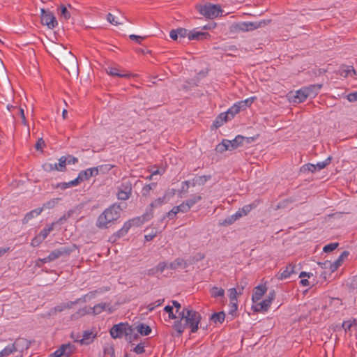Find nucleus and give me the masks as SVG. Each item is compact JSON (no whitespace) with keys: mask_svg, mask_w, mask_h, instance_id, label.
I'll return each instance as SVG.
<instances>
[{"mask_svg":"<svg viewBox=\"0 0 357 357\" xmlns=\"http://www.w3.org/2000/svg\"><path fill=\"white\" fill-rule=\"evenodd\" d=\"M238 293L236 288H231L229 289V297L230 300V303H233L237 301V296Z\"/></svg>","mask_w":357,"mask_h":357,"instance_id":"8fccbe9b","label":"nucleus"},{"mask_svg":"<svg viewBox=\"0 0 357 357\" xmlns=\"http://www.w3.org/2000/svg\"><path fill=\"white\" fill-rule=\"evenodd\" d=\"M43 211V208H38L36 209H33L30 212L27 213L24 218L22 219V223L26 224L29 220H31L33 218L40 215L42 211Z\"/></svg>","mask_w":357,"mask_h":357,"instance_id":"5701e85b","label":"nucleus"},{"mask_svg":"<svg viewBox=\"0 0 357 357\" xmlns=\"http://www.w3.org/2000/svg\"><path fill=\"white\" fill-rule=\"evenodd\" d=\"M301 172L302 173H308V172H316V167L313 164L308 163L303 165L300 169Z\"/></svg>","mask_w":357,"mask_h":357,"instance_id":"37998d69","label":"nucleus"},{"mask_svg":"<svg viewBox=\"0 0 357 357\" xmlns=\"http://www.w3.org/2000/svg\"><path fill=\"white\" fill-rule=\"evenodd\" d=\"M211 294L213 298L224 297L225 290L221 287H213L211 289Z\"/></svg>","mask_w":357,"mask_h":357,"instance_id":"72a5a7b5","label":"nucleus"},{"mask_svg":"<svg viewBox=\"0 0 357 357\" xmlns=\"http://www.w3.org/2000/svg\"><path fill=\"white\" fill-rule=\"evenodd\" d=\"M267 291L266 285H258L254 288V291L252 296V301L253 303H257L264 296Z\"/></svg>","mask_w":357,"mask_h":357,"instance_id":"2eb2a0df","label":"nucleus"},{"mask_svg":"<svg viewBox=\"0 0 357 357\" xmlns=\"http://www.w3.org/2000/svg\"><path fill=\"white\" fill-rule=\"evenodd\" d=\"M202 197L200 195H193L191 198L187 199L185 202L191 208L196 203L199 202Z\"/></svg>","mask_w":357,"mask_h":357,"instance_id":"09e8293b","label":"nucleus"},{"mask_svg":"<svg viewBox=\"0 0 357 357\" xmlns=\"http://www.w3.org/2000/svg\"><path fill=\"white\" fill-rule=\"evenodd\" d=\"M122 211L119 204H113V221L117 220L120 217V212Z\"/></svg>","mask_w":357,"mask_h":357,"instance_id":"603ef678","label":"nucleus"},{"mask_svg":"<svg viewBox=\"0 0 357 357\" xmlns=\"http://www.w3.org/2000/svg\"><path fill=\"white\" fill-rule=\"evenodd\" d=\"M275 298V290H271L269 291L267 298L262 301L261 302L257 303L255 306H253L252 308L255 312H266L268 310L272 302L274 301Z\"/></svg>","mask_w":357,"mask_h":357,"instance_id":"6e6552de","label":"nucleus"},{"mask_svg":"<svg viewBox=\"0 0 357 357\" xmlns=\"http://www.w3.org/2000/svg\"><path fill=\"white\" fill-rule=\"evenodd\" d=\"M135 331L140 333L142 335H149L151 333V328L149 326L144 324H139L135 327Z\"/></svg>","mask_w":357,"mask_h":357,"instance_id":"393cba45","label":"nucleus"},{"mask_svg":"<svg viewBox=\"0 0 357 357\" xmlns=\"http://www.w3.org/2000/svg\"><path fill=\"white\" fill-rule=\"evenodd\" d=\"M237 310H238L237 301L230 303V309H229V314L234 315V313L236 312Z\"/></svg>","mask_w":357,"mask_h":357,"instance_id":"0e129e2a","label":"nucleus"},{"mask_svg":"<svg viewBox=\"0 0 357 357\" xmlns=\"http://www.w3.org/2000/svg\"><path fill=\"white\" fill-rule=\"evenodd\" d=\"M321 88V84H313L309 86L303 87L307 97L310 98H314L318 94Z\"/></svg>","mask_w":357,"mask_h":357,"instance_id":"a211bd4d","label":"nucleus"},{"mask_svg":"<svg viewBox=\"0 0 357 357\" xmlns=\"http://www.w3.org/2000/svg\"><path fill=\"white\" fill-rule=\"evenodd\" d=\"M132 192V183L128 178H123L121 185L119 187L117 197L121 200H127Z\"/></svg>","mask_w":357,"mask_h":357,"instance_id":"0eeeda50","label":"nucleus"},{"mask_svg":"<svg viewBox=\"0 0 357 357\" xmlns=\"http://www.w3.org/2000/svg\"><path fill=\"white\" fill-rule=\"evenodd\" d=\"M260 203L259 199H256L253 202L250 204H247L243 206L242 208H239L240 212L242 213L243 216L247 215L252 209L257 208Z\"/></svg>","mask_w":357,"mask_h":357,"instance_id":"412c9836","label":"nucleus"},{"mask_svg":"<svg viewBox=\"0 0 357 357\" xmlns=\"http://www.w3.org/2000/svg\"><path fill=\"white\" fill-rule=\"evenodd\" d=\"M43 241L44 240L38 234L31 240V245L33 247H38L42 243Z\"/></svg>","mask_w":357,"mask_h":357,"instance_id":"4d7b16f0","label":"nucleus"},{"mask_svg":"<svg viewBox=\"0 0 357 357\" xmlns=\"http://www.w3.org/2000/svg\"><path fill=\"white\" fill-rule=\"evenodd\" d=\"M125 336L126 340L132 342L139 337L135 333V328L133 326H130L128 323H119L113 325V339Z\"/></svg>","mask_w":357,"mask_h":357,"instance_id":"f03ea898","label":"nucleus"},{"mask_svg":"<svg viewBox=\"0 0 357 357\" xmlns=\"http://www.w3.org/2000/svg\"><path fill=\"white\" fill-rule=\"evenodd\" d=\"M347 99L350 102L357 101V91L351 93L347 96Z\"/></svg>","mask_w":357,"mask_h":357,"instance_id":"774afa93","label":"nucleus"},{"mask_svg":"<svg viewBox=\"0 0 357 357\" xmlns=\"http://www.w3.org/2000/svg\"><path fill=\"white\" fill-rule=\"evenodd\" d=\"M79 184V183L78 179L76 178L75 179L70 181L69 182L59 183H57V185H56L55 188L65 190V189L70 188V187L77 186Z\"/></svg>","mask_w":357,"mask_h":357,"instance_id":"cd10ccee","label":"nucleus"},{"mask_svg":"<svg viewBox=\"0 0 357 357\" xmlns=\"http://www.w3.org/2000/svg\"><path fill=\"white\" fill-rule=\"evenodd\" d=\"M307 96L306 94V92L304 91L303 87L301 89L298 90L296 93V96H294V102H304L307 98Z\"/></svg>","mask_w":357,"mask_h":357,"instance_id":"7c9ffc66","label":"nucleus"},{"mask_svg":"<svg viewBox=\"0 0 357 357\" xmlns=\"http://www.w3.org/2000/svg\"><path fill=\"white\" fill-rule=\"evenodd\" d=\"M331 160L332 158L329 156L324 161L319 162H317L316 165H314V166L316 167V171L321 170L325 168L331 162Z\"/></svg>","mask_w":357,"mask_h":357,"instance_id":"79ce46f5","label":"nucleus"},{"mask_svg":"<svg viewBox=\"0 0 357 357\" xmlns=\"http://www.w3.org/2000/svg\"><path fill=\"white\" fill-rule=\"evenodd\" d=\"M60 199H61V198L52 199L49 200L48 202L44 203L42 208H43V210L45 208H47V209L53 208L57 205V204Z\"/></svg>","mask_w":357,"mask_h":357,"instance_id":"58836bf2","label":"nucleus"},{"mask_svg":"<svg viewBox=\"0 0 357 357\" xmlns=\"http://www.w3.org/2000/svg\"><path fill=\"white\" fill-rule=\"evenodd\" d=\"M350 289L355 290L357 289V275L354 276L349 284Z\"/></svg>","mask_w":357,"mask_h":357,"instance_id":"338daca9","label":"nucleus"},{"mask_svg":"<svg viewBox=\"0 0 357 357\" xmlns=\"http://www.w3.org/2000/svg\"><path fill=\"white\" fill-rule=\"evenodd\" d=\"M63 65L69 74L78 75V63L76 57L71 52H66V55L62 58Z\"/></svg>","mask_w":357,"mask_h":357,"instance_id":"39448f33","label":"nucleus"},{"mask_svg":"<svg viewBox=\"0 0 357 357\" xmlns=\"http://www.w3.org/2000/svg\"><path fill=\"white\" fill-rule=\"evenodd\" d=\"M87 314H92L91 312V307H84L83 308L79 309L75 314L74 317H79L84 316Z\"/></svg>","mask_w":357,"mask_h":357,"instance_id":"c03bdc74","label":"nucleus"},{"mask_svg":"<svg viewBox=\"0 0 357 357\" xmlns=\"http://www.w3.org/2000/svg\"><path fill=\"white\" fill-rule=\"evenodd\" d=\"M166 195H164L162 197H159L155 199L150 204V213L153 214V208L161 206L163 204L166 203Z\"/></svg>","mask_w":357,"mask_h":357,"instance_id":"2f4dec72","label":"nucleus"},{"mask_svg":"<svg viewBox=\"0 0 357 357\" xmlns=\"http://www.w3.org/2000/svg\"><path fill=\"white\" fill-rule=\"evenodd\" d=\"M190 209V206L187 204L186 202H182L180 205L175 206V210L178 211V213H186L189 211Z\"/></svg>","mask_w":357,"mask_h":357,"instance_id":"de8ad7c7","label":"nucleus"},{"mask_svg":"<svg viewBox=\"0 0 357 357\" xmlns=\"http://www.w3.org/2000/svg\"><path fill=\"white\" fill-rule=\"evenodd\" d=\"M183 322L181 321H176L174 323L173 328L177 332V336L182 335L186 328H190L191 333H196L199 328V324L201 321V314L192 310L190 309L185 312V316Z\"/></svg>","mask_w":357,"mask_h":357,"instance_id":"f257e3e1","label":"nucleus"},{"mask_svg":"<svg viewBox=\"0 0 357 357\" xmlns=\"http://www.w3.org/2000/svg\"><path fill=\"white\" fill-rule=\"evenodd\" d=\"M152 217V213H146L143 215L142 217H137L126 222L123 227L120 229L116 233L113 234V237H114V240H113V241H115L117 238L125 236L132 226L139 227L142 225L145 221L150 220Z\"/></svg>","mask_w":357,"mask_h":357,"instance_id":"7ed1b4c3","label":"nucleus"},{"mask_svg":"<svg viewBox=\"0 0 357 357\" xmlns=\"http://www.w3.org/2000/svg\"><path fill=\"white\" fill-rule=\"evenodd\" d=\"M236 220H235L233 215L227 216L225 220L220 222V225L227 227L232 225Z\"/></svg>","mask_w":357,"mask_h":357,"instance_id":"49530a36","label":"nucleus"},{"mask_svg":"<svg viewBox=\"0 0 357 357\" xmlns=\"http://www.w3.org/2000/svg\"><path fill=\"white\" fill-rule=\"evenodd\" d=\"M211 38V36L207 32L202 31H190L188 33V39L190 40H208Z\"/></svg>","mask_w":357,"mask_h":357,"instance_id":"dca6fc26","label":"nucleus"},{"mask_svg":"<svg viewBox=\"0 0 357 357\" xmlns=\"http://www.w3.org/2000/svg\"><path fill=\"white\" fill-rule=\"evenodd\" d=\"M61 16L63 17L65 20H68L70 17V13L67 10V8L63 5L61 6Z\"/></svg>","mask_w":357,"mask_h":357,"instance_id":"bf43d9fd","label":"nucleus"},{"mask_svg":"<svg viewBox=\"0 0 357 357\" xmlns=\"http://www.w3.org/2000/svg\"><path fill=\"white\" fill-rule=\"evenodd\" d=\"M157 185L156 183H151L150 184L145 185L142 190V195L143 197H148L150 195V192Z\"/></svg>","mask_w":357,"mask_h":357,"instance_id":"c9c22d12","label":"nucleus"},{"mask_svg":"<svg viewBox=\"0 0 357 357\" xmlns=\"http://www.w3.org/2000/svg\"><path fill=\"white\" fill-rule=\"evenodd\" d=\"M235 29L238 31H249L246 22L236 24L235 26Z\"/></svg>","mask_w":357,"mask_h":357,"instance_id":"13d9d810","label":"nucleus"},{"mask_svg":"<svg viewBox=\"0 0 357 357\" xmlns=\"http://www.w3.org/2000/svg\"><path fill=\"white\" fill-rule=\"evenodd\" d=\"M98 174V169L97 167L89 168L84 171H81L77 178L79 183L82 181L89 180L91 176H96Z\"/></svg>","mask_w":357,"mask_h":357,"instance_id":"4468645a","label":"nucleus"},{"mask_svg":"<svg viewBox=\"0 0 357 357\" xmlns=\"http://www.w3.org/2000/svg\"><path fill=\"white\" fill-rule=\"evenodd\" d=\"M225 319V314L223 311L213 313L211 315V319L215 323H222Z\"/></svg>","mask_w":357,"mask_h":357,"instance_id":"473e14b6","label":"nucleus"},{"mask_svg":"<svg viewBox=\"0 0 357 357\" xmlns=\"http://www.w3.org/2000/svg\"><path fill=\"white\" fill-rule=\"evenodd\" d=\"M229 117L225 112L220 113L214 121L213 127L218 128L229 119Z\"/></svg>","mask_w":357,"mask_h":357,"instance_id":"4be33fe9","label":"nucleus"},{"mask_svg":"<svg viewBox=\"0 0 357 357\" xmlns=\"http://www.w3.org/2000/svg\"><path fill=\"white\" fill-rule=\"evenodd\" d=\"M195 183L197 185H204L207 181L210 180L211 178V175H203V176H195Z\"/></svg>","mask_w":357,"mask_h":357,"instance_id":"f704fd0d","label":"nucleus"},{"mask_svg":"<svg viewBox=\"0 0 357 357\" xmlns=\"http://www.w3.org/2000/svg\"><path fill=\"white\" fill-rule=\"evenodd\" d=\"M293 202V200L291 199H284L281 202H280L275 206V210H278V209H280V208H286L287 207V206L289 205V204L290 203H292Z\"/></svg>","mask_w":357,"mask_h":357,"instance_id":"5fc2aeb1","label":"nucleus"},{"mask_svg":"<svg viewBox=\"0 0 357 357\" xmlns=\"http://www.w3.org/2000/svg\"><path fill=\"white\" fill-rule=\"evenodd\" d=\"M112 222V206L107 208L98 217L96 225L99 228H107Z\"/></svg>","mask_w":357,"mask_h":357,"instance_id":"9d476101","label":"nucleus"},{"mask_svg":"<svg viewBox=\"0 0 357 357\" xmlns=\"http://www.w3.org/2000/svg\"><path fill=\"white\" fill-rule=\"evenodd\" d=\"M109 288H99L98 289H96V290H93V291H89V293H87L86 294H85V298H88V301H90L91 300H92L93 298H96V296L98 295V294H102L105 291H109Z\"/></svg>","mask_w":357,"mask_h":357,"instance_id":"c756f323","label":"nucleus"},{"mask_svg":"<svg viewBox=\"0 0 357 357\" xmlns=\"http://www.w3.org/2000/svg\"><path fill=\"white\" fill-rule=\"evenodd\" d=\"M75 349L74 345L68 343L62 344L58 349L50 355V357H65L70 356Z\"/></svg>","mask_w":357,"mask_h":357,"instance_id":"f8f14e48","label":"nucleus"},{"mask_svg":"<svg viewBox=\"0 0 357 357\" xmlns=\"http://www.w3.org/2000/svg\"><path fill=\"white\" fill-rule=\"evenodd\" d=\"M45 146V143L42 138L38 139L37 142L35 144V148L36 150H42L43 148Z\"/></svg>","mask_w":357,"mask_h":357,"instance_id":"69168bd1","label":"nucleus"},{"mask_svg":"<svg viewBox=\"0 0 357 357\" xmlns=\"http://www.w3.org/2000/svg\"><path fill=\"white\" fill-rule=\"evenodd\" d=\"M56 222H52L51 225H50L47 228H44L39 234L38 235L45 240L49 234L54 230V227L56 225Z\"/></svg>","mask_w":357,"mask_h":357,"instance_id":"e433bc0d","label":"nucleus"},{"mask_svg":"<svg viewBox=\"0 0 357 357\" xmlns=\"http://www.w3.org/2000/svg\"><path fill=\"white\" fill-rule=\"evenodd\" d=\"M132 350L137 354H143L145 351L144 343L138 344L133 348Z\"/></svg>","mask_w":357,"mask_h":357,"instance_id":"680f3d73","label":"nucleus"},{"mask_svg":"<svg viewBox=\"0 0 357 357\" xmlns=\"http://www.w3.org/2000/svg\"><path fill=\"white\" fill-rule=\"evenodd\" d=\"M338 246V243H331L328 245H326L323 248V251L324 252H330L335 250Z\"/></svg>","mask_w":357,"mask_h":357,"instance_id":"864d4df0","label":"nucleus"},{"mask_svg":"<svg viewBox=\"0 0 357 357\" xmlns=\"http://www.w3.org/2000/svg\"><path fill=\"white\" fill-rule=\"evenodd\" d=\"M188 266V264L185 260L181 258H177L174 261L171 262L169 265V268L175 270L178 268H185Z\"/></svg>","mask_w":357,"mask_h":357,"instance_id":"b1692460","label":"nucleus"},{"mask_svg":"<svg viewBox=\"0 0 357 357\" xmlns=\"http://www.w3.org/2000/svg\"><path fill=\"white\" fill-rule=\"evenodd\" d=\"M40 20L43 24L47 25L50 29H54L58 24L57 20L53 13L44 8L41 9Z\"/></svg>","mask_w":357,"mask_h":357,"instance_id":"1a4fd4ad","label":"nucleus"},{"mask_svg":"<svg viewBox=\"0 0 357 357\" xmlns=\"http://www.w3.org/2000/svg\"><path fill=\"white\" fill-rule=\"evenodd\" d=\"M126 22V18L121 11L116 10V14L113 15V25H123Z\"/></svg>","mask_w":357,"mask_h":357,"instance_id":"a878e982","label":"nucleus"},{"mask_svg":"<svg viewBox=\"0 0 357 357\" xmlns=\"http://www.w3.org/2000/svg\"><path fill=\"white\" fill-rule=\"evenodd\" d=\"M356 322V319H353L352 321H344L342 324V328H344V331L347 332L351 329V326L355 324Z\"/></svg>","mask_w":357,"mask_h":357,"instance_id":"6e6d98bb","label":"nucleus"},{"mask_svg":"<svg viewBox=\"0 0 357 357\" xmlns=\"http://www.w3.org/2000/svg\"><path fill=\"white\" fill-rule=\"evenodd\" d=\"M106 303H101L94 305L91 307V312L93 314H98L105 310Z\"/></svg>","mask_w":357,"mask_h":357,"instance_id":"ea45409f","label":"nucleus"},{"mask_svg":"<svg viewBox=\"0 0 357 357\" xmlns=\"http://www.w3.org/2000/svg\"><path fill=\"white\" fill-rule=\"evenodd\" d=\"M17 351L15 344H11L6 347L1 351L5 356H8L10 354Z\"/></svg>","mask_w":357,"mask_h":357,"instance_id":"a18cd8bd","label":"nucleus"},{"mask_svg":"<svg viewBox=\"0 0 357 357\" xmlns=\"http://www.w3.org/2000/svg\"><path fill=\"white\" fill-rule=\"evenodd\" d=\"M65 159V166L66 167V165H75L78 162L77 158L72 155H68L67 156H64Z\"/></svg>","mask_w":357,"mask_h":357,"instance_id":"3c124183","label":"nucleus"},{"mask_svg":"<svg viewBox=\"0 0 357 357\" xmlns=\"http://www.w3.org/2000/svg\"><path fill=\"white\" fill-rule=\"evenodd\" d=\"M76 249L77 246L75 244H73L68 247H61L58 249L54 250L47 256V260L52 261L59 259L61 257L69 256Z\"/></svg>","mask_w":357,"mask_h":357,"instance_id":"423d86ee","label":"nucleus"},{"mask_svg":"<svg viewBox=\"0 0 357 357\" xmlns=\"http://www.w3.org/2000/svg\"><path fill=\"white\" fill-rule=\"evenodd\" d=\"M42 167H43V170L47 172H50L52 171H55V170H56L58 172H64L66 171V167L65 166L64 156H61L59 159L58 163L52 164V163H49V162H45L43 165Z\"/></svg>","mask_w":357,"mask_h":357,"instance_id":"9b49d317","label":"nucleus"},{"mask_svg":"<svg viewBox=\"0 0 357 357\" xmlns=\"http://www.w3.org/2000/svg\"><path fill=\"white\" fill-rule=\"evenodd\" d=\"M296 273V265L289 264L283 271H280L275 275L279 280H283L290 277L291 275Z\"/></svg>","mask_w":357,"mask_h":357,"instance_id":"ddd939ff","label":"nucleus"},{"mask_svg":"<svg viewBox=\"0 0 357 357\" xmlns=\"http://www.w3.org/2000/svg\"><path fill=\"white\" fill-rule=\"evenodd\" d=\"M245 140V137L242 135H237L233 140H229L227 143L229 151H234L242 146Z\"/></svg>","mask_w":357,"mask_h":357,"instance_id":"f3484780","label":"nucleus"},{"mask_svg":"<svg viewBox=\"0 0 357 357\" xmlns=\"http://www.w3.org/2000/svg\"><path fill=\"white\" fill-rule=\"evenodd\" d=\"M132 76H133L132 74L128 73L126 72L125 70L119 71L116 68H113V84L114 83H115V84L116 83L115 82V80H114V78L116 77H121V78L129 79V78H130Z\"/></svg>","mask_w":357,"mask_h":357,"instance_id":"bb28decb","label":"nucleus"},{"mask_svg":"<svg viewBox=\"0 0 357 357\" xmlns=\"http://www.w3.org/2000/svg\"><path fill=\"white\" fill-rule=\"evenodd\" d=\"M130 40L135 41L137 44H142V40L145 39L146 36H139L135 34H131L129 36Z\"/></svg>","mask_w":357,"mask_h":357,"instance_id":"052dcab7","label":"nucleus"},{"mask_svg":"<svg viewBox=\"0 0 357 357\" xmlns=\"http://www.w3.org/2000/svg\"><path fill=\"white\" fill-rule=\"evenodd\" d=\"M227 143H230L228 139H223L222 142L219 143L216 146L215 151L218 153H223L225 151H229Z\"/></svg>","mask_w":357,"mask_h":357,"instance_id":"4c0bfd02","label":"nucleus"},{"mask_svg":"<svg viewBox=\"0 0 357 357\" xmlns=\"http://www.w3.org/2000/svg\"><path fill=\"white\" fill-rule=\"evenodd\" d=\"M240 112V107L238 105H234L231 107L225 113L227 114V116H229V119H231L234 117V116Z\"/></svg>","mask_w":357,"mask_h":357,"instance_id":"a19ab883","label":"nucleus"},{"mask_svg":"<svg viewBox=\"0 0 357 357\" xmlns=\"http://www.w3.org/2000/svg\"><path fill=\"white\" fill-rule=\"evenodd\" d=\"M177 33H178V36L179 38L181 39V38H185L186 36L188 37V30L185 28H179V29H177Z\"/></svg>","mask_w":357,"mask_h":357,"instance_id":"e2e57ef3","label":"nucleus"},{"mask_svg":"<svg viewBox=\"0 0 357 357\" xmlns=\"http://www.w3.org/2000/svg\"><path fill=\"white\" fill-rule=\"evenodd\" d=\"M271 22V20H263L259 22H247L248 31H250L255 30L260 27H264V26H266L267 24H270Z\"/></svg>","mask_w":357,"mask_h":357,"instance_id":"aec40b11","label":"nucleus"},{"mask_svg":"<svg viewBox=\"0 0 357 357\" xmlns=\"http://www.w3.org/2000/svg\"><path fill=\"white\" fill-rule=\"evenodd\" d=\"M93 338L94 335H93L92 332L85 331L83 334L82 338L79 340L78 342H79L81 344L87 345L92 342Z\"/></svg>","mask_w":357,"mask_h":357,"instance_id":"c85d7f7f","label":"nucleus"},{"mask_svg":"<svg viewBox=\"0 0 357 357\" xmlns=\"http://www.w3.org/2000/svg\"><path fill=\"white\" fill-rule=\"evenodd\" d=\"M349 252L348 251H344L339 256V257L332 263L331 272H335L342 264L343 261L348 257Z\"/></svg>","mask_w":357,"mask_h":357,"instance_id":"6ab92c4d","label":"nucleus"},{"mask_svg":"<svg viewBox=\"0 0 357 357\" xmlns=\"http://www.w3.org/2000/svg\"><path fill=\"white\" fill-rule=\"evenodd\" d=\"M197 10L207 18L212 19L222 15V10L218 4L208 3L205 5H197Z\"/></svg>","mask_w":357,"mask_h":357,"instance_id":"20e7f679","label":"nucleus"}]
</instances>
